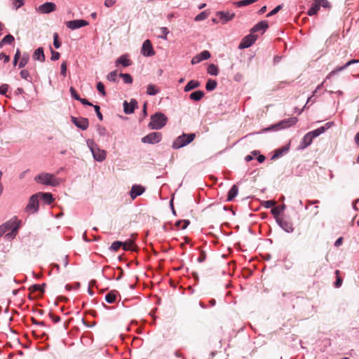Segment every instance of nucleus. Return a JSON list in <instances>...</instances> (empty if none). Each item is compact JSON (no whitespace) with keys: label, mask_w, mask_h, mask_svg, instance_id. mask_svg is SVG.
<instances>
[{"label":"nucleus","mask_w":359,"mask_h":359,"mask_svg":"<svg viewBox=\"0 0 359 359\" xmlns=\"http://www.w3.org/2000/svg\"><path fill=\"white\" fill-rule=\"evenodd\" d=\"M34 180L43 185L57 187L61 183V180L57 178L55 175L48 172H41L34 177Z\"/></svg>","instance_id":"1"},{"label":"nucleus","mask_w":359,"mask_h":359,"mask_svg":"<svg viewBox=\"0 0 359 359\" xmlns=\"http://www.w3.org/2000/svg\"><path fill=\"white\" fill-rule=\"evenodd\" d=\"M168 118L162 112H156L150 117L148 127L152 130H160L167 123Z\"/></svg>","instance_id":"2"},{"label":"nucleus","mask_w":359,"mask_h":359,"mask_svg":"<svg viewBox=\"0 0 359 359\" xmlns=\"http://www.w3.org/2000/svg\"><path fill=\"white\" fill-rule=\"evenodd\" d=\"M297 118L291 117L283 119L275 124L270 126L262 130V133L269 132V131H278L282 129L287 128L292 126H294L297 122Z\"/></svg>","instance_id":"3"},{"label":"nucleus","mask_w":359,"mask_h":359,"mask_svg":"<svg viewBox=\"0 0 359 359\" xmlns=\"http://www.w3.org/2000/svg\"><path fill=\"white\" fill-rule=\"evenodd\" d=\"M86 144L90 150L93 158L96 161L102 162L106 158V151L103 149H101L93 140L88 139L86 140Z\"/></svg>","instance_id":"4"},{"label":"nucleus","mask_w":359,"mask_h":359,"mask_svg":"<svg viewBox=\"0 0 359 359\" xmlns=\"http://www.w3.org/2000/svg\"><path fill=\"white\" fill-rule=\"evenodd\" d=\"M195 137V133H182L172 142V148L173 149L182 148L193 142Z\"/></svg>","instance_id":"5"},{"label":"nucleus","mask_w":359,"mask_h":359,"mask_svg":"<svg viewBox=\"0 0 359 359\" xmlns=\"http://www.w3.org/2000/svg\"><path fill=\"white\" fill-rule=\"evenodd\" d=\"M162 140V133L160 132H152L145 135L141 139L144 144H154L158 143Z\"/></svg>","instance_id":"6"},{"label":"nucleus","mask_w":359,"mask_h":359,"mask_svg":"<svg viewBox=\"0 0 359 359\" xmlns=\"http://www.w3.org/2000/svg\"><path fill=\"white\" fill-rule=\"evenodd\" d=\"M28 213L34 214L39 210V194L32 195L29 200L28 204L25 208Z\"/></svg>","instance_id":"7"},{"label":"nucleus","mask_w":359,"mask_h":359,"mask_svg":"<svg viewBox=\"0 0 359 359\" xmlns=\"http://www.w3.org/2000/svg\"><path fill=\"white\" fill-rule=\"evenodd\" d=\"M10 221L12 222V224L8 226V231H10V232H8L5 235V237L8 240L13 239L20 229V221H17L16 219H11Z\"/></svg>","instance_id":"8"},{"label":"nucleus","mask_w":359,"mask_h":359,"mask_svg":"<svg viewBox=\"0 0 359 359\" xmlns=\"http://www.w3.org/2000/svg\"><path fill=\"white\" fill-rule=\"evenodd\" d=\"M257 36L253 34V33H252L250 32V34L245 36L242 39V41H241L239 46H238V48L244 49V48H248L250 47L255 43V41L257 40Z\"/></svg>","instance_id":"9"},{"label":"nucleus","mask_w":359,"mask_h":359,"mask_svg":"<svg viewBox=\"0 0 359 359\" xmlns=\"http://www.w3.org/2000/svg\"><path fill=\"white\" fill-rule=\"evenodd\" d=\"M314 139V130L310 131L306 133L302 138L299 145L297 147L298 150H304L309 145L311 144Z\"/></svg>","instance_id":"10"},{"label":"nucleus","mask_w":359,"mask_h":359,"mask_svg":"<svg viewBox=\"0 0 359 359\" xmlns=\"http://www.w3.org/2000/svg\"><path fill=\"white\" fill-rule=\"evenodd\" d=\"M56 10V5L53 2H46L40 5L36 11L41 14H48Z\"/></svg>","instance_id":"11"},{"label":"nucleus","mask_w":359,"mask_h":359,"mask_svg":"<svg viewBox=\"0 0 359 359\" xmlns=\"http://www.w3.org/2000/svg\"><path fill=\"white\" fill-rule=\"evenodd\" d=\"M88 25V22L86 20L79 19V20H74L66 22V26L67 28L74 30L83 27L87 26Z\"/></svg>","instance_id":"12"},{"label":"nucleus","mask_w":359,"mask_h":359,"mask_svg":"<svg viewBox=\"0 0 359 359\" xmlns=\"http://www.w3.org/2000/svg\"><path fill=\"white\" fill-rule=\"evenodd\" d=\"M141 53L145 57H151L154 55L155 51L153 48L150 40L147 39L143 42Z\"/></svg>","instance_id":"13"},{"label":"nucleus","mask_w":359,"mask_h":359,"mask_svg":"<svg viewBox=\"0 0 359 359\" xmlns=\"http://www.w3.org/2000/svg\"><path fill=\"white\" fill-rule=\"evenodd\" d=\"M72 123L79 128L82 130H86L89 126V121L87 118H76L74 116L71 117Z\"/></svg>","instance_id":"14"},{"label":"nucleus","mask_w":359,"mask_h":359,"mask_svg":"<svg viewBox=\"0 0 359 359\" xmlns=\"http://www.w3.org/2000/svg\"><path fill=\"white\" fill-rule=\"evenodd\" d=\"M216 16L219 18L222 24H226L235 17V13L229 11H217Z\"/></svg>","instance_id":"15"},{"label":"nucleus","mask_w":359,"mask_h":359,"mask_svg":"<svg viewBox=\"0 0 359 359\" xmlns=\"http://www.w3.org/2000/svg\"><path fill=\"white\" fill-rule=\"evenodd\" d=\"M123 111L126 114H133L137 107V101L135 99H131L130 102H128L126 100L123 102Z\"/></svg>","instance_id":"16"},{"label":"nucleus","mask_w":359,"mask_h":359,"mask_svg":"<svg viewBox=\"0 0 359 359\" xmlns=\"http://www.w3.org/2000/svg\"><path fill=\"white\" fill-rule=\"evenodd\" d=\"M276 222L279 226L287 233H292L294 230L292 224L290 222L277 217Z\"/></svg>","instance_id":"17"},{"label":"nucleus","mask_w":359,"mask_h":359,"mask_svg":"<svg viewBox=\"0 0 359 359\" xmlns=\"http://www.w3.org/2000/svg\"><path fill=\"white\" fill-rule=\"evenodd\" d=\"M145 191V187L140 185V184H134L132 186L130 191V198L134 200L137 196L142 195Z\"/></svg>","instance_id":"18"},{"label":"nucleus","mask_w":359,"mask_h":359,"mask_svg":"<svg viewBox=\"0 0 359 359\" xmlns=\"http://www.w3.org/2000/svg\"><path fill=\"white\" fill-rule=\"evenodd\" d=\"M210 53L208 50H203L200 53L195 55L191 60L192 65H196L203 60H208L210 57Z\"/></svg>","instance_id":"19"},{"label":"nucleus","mask_w":359,"mask_h":359,"mask_svg":"<svg viewBox=\"0 0 359 359\" xmlns=\"http://www.w3.org/2000/svg\"><path fill=\"white\" fill-rule=\"evenodd\" d=\"M269 27V24L266 20H262L257 23L250 30L252 33L259 31L265 32Z\"/></svg>","instance_id":"20"},{"label":"nucleus","mask_w":359,"mask_h":359,"mask_svg":"<svg viewBox=\"0 0 359 359\" xmlns=\"http://www.w3.org/2000/svg\"><path fill=\"white\" fill-rule=\"evenodd\" d=\"M320 7L330 11L332 8V4L328 0H316V15Z\"/></svg>","instance_id":"21"},{"label":"nucleus","mask_w":359,"mask_h":359,"mask_svg":"<svg viewBox=\"0 0 359 359\" xmlns=\"http://www.w3.org/2000/svg\"><path fill=\"white\" fill-rule=\"evenodd\" d=\"M333 126H334V122L329 121V122H327L326 123H325L323 126H318L317 128H316V137H318V135L325 133L327 130H328Z\"/></svg>","instance_id":"22"},{"label":"nucleus","mask_w":359,"mask_h":359,"mask_svg":"<svg viewBox=\"0 0 359 359\" xmlns=\"http://www.w3.org/2000/svg\"><path fill=\"white\" fill-rule=\"evenodd\" d=\"M127 55H122L115 62L116 66L121 65L123 67H126L131 65V61L127 57Z\"/></svg>","instance_id":"23"},{"label":"nucleus","mask_w":359,"mask_h":359,"mask_svg":"<svg viewBox=\"0 0 359 359\" xmlns=\"http://www.w3.org/2000/svg\"><path fill=\"white\" fill-rule=\"evenodd\" d=\"M33 58L34 60L40 61L41 62L45 61V55L43 48L42 47H39L34 50Z\"/></svg>","instance_id":"24"},{"label":"nucleus","mask_w":359,"mask_h":359,"mask_svg":"<svg viewBox=\"0 0 359 359\" xmlns=\"http://www.w3.org/2000/svg\"><path fill=\"white\" fill-rule=\"evenodd\" d=\"M288 150H289L288 145H286V146H284V147H282L280 148L276 149L274 151L273 156H271V160H275V159L280 158V156H282V155L284 153L287 152Z\"/></svg>","instance_id":"25"},{"label":"nucleus","mask_w":359,"mask_h":359,"mask_svg":"<svg viewBox=\"0 0 359 359\" xmlns=\"http://www.w3.org/2000/svg\"><path fill=\"white\" fill-rule=\"evenodd\" d=\"M39 197L41 196L43 202L48 205H50L53 201V196L51 193L49 192H39Z\"/></svg>","instance_id":"26"},{"label":"nucleus","mask_w":359,"mask_h":359,"mask_svg":"<svg viewBox=\"0 0 359 359\" xmlns=\"http://www.w3.org/2000/svg\"><path fill=\"white\" fill-rule=\"evenodd\" d=\"M238 192V187L236 184H233L231 187L229 191H228L226 201H232L236 198V196H237Z\"/></svg>","instance_id":"27"},{"label":"nucleus","mask_w":359,"mask_h":359,"mask_svg":"<svg viewBox=\"0 0 359 359\" xmlns=\"http://www.w3.org/2000/svg\"><path fill=\"white\" fill-rule=\"evenodd\" d=\"M200 86V82L196 80H191L187 83V84L184 86V92H189L191 90L197 88Z\"/></svg>","instance_id":"28"},{"label":"nucleus","mask_w":359,"mask_h":359,"mask_svg":"<svg viewBox=\"0 0 359 359\" xmlns=\"http://www.w3.org/2000/svg\"><path fill=\"white\" fill-rule=\"evenodd\" d=\"M205 95L202 90H196L189 95V98L194 101H200Z\"/></svg>","instance_id":"29"},{"label":"nucleus","mask_w":359,"mask_h":359,"mask_svg":"<svg viewBox=\"0 0 359 359\" xmlns=\"http://www.w3.org/2000/svg\"><path fill=\"white\" fill-rule=\"evenodd\" d=\"M29 60V55L27 53H24L22 57L20 59V62L18 63V67L20 69L23 68L28 63Z\"/></svg>","instance_id":"30"},{"label":"nucleus","mask_w":359,"mask_h":359,"mask_svg":"<svg viewBox=\"0 0 359 359\" xmlns=\"http://www.w3.org/2000/svg\"><path fill=\"white\" fill-rule=\"evenodd\" d=\"M217 86V82L215 80L209 79L206 82L205 89L208 91H212L216 88Z\"/></svg>","instance_id":"31"},{"label":"nucleus","mask_w":359,"mask_h":359,"mask_svg":"<svg viewBox=\"0 0 359 359\" xmlns=\"http://www.w3.org/2000/svg\"><path fill=\"white\" fill-rule=\"evenodd\" d=\"M357 62H359V60H351L350 61H348V62H346L343 67H337L335 69H334L333 71L331 72L330 74H334L339 71H341L344 69H346V67H348V66H350L352 64H355V63H357Z\"/></svg>","instance_id":"32"},{"label":"nucleus","mask_w":359,"mask_h":359,"mask_svg":"<svg viewBox=\"0 0 359 359\" xmlns=\"http://www.w3.org/2000/svg\"><path fill=\"white\" fill-rule=\"evenodd\" d=\"M159 92V90L156 88L154 84H149L147 87V93L149 95H155Z\"/></svg>","instance_id":"33"},{"label":"nucleus","mask_w":359,"mask_h":359,"mask_svg":"<svg viewBox=\"0 0 359 359\" xmlns=\"http://www.w3.org/2000/svg\"><path fill=\"white\" fill-rule=\"evenodd\" d=\"M116 295L114 291H111L105 295V300L109 304H112L116 301Z\"/></svg>","instance_id":"34"},{"label":"nucleus","mask_w":359,"mask_h":359,"mask_svg":"<svg viewBox=\"0 0 359 359\" xmlns=\"http://www.w3.org/2000/svg\"><path fill=\"white\" fill-rule=\"evenodd\" d=\"M119 76L123 79L126 84H131L133 83V77L128 73H121Z\"/></svg>","instance_id":"35"},{"label":"nucleus","mask_w":359,"mask_h":359,"mask_svg":"<svg viewBox=\"0 0 359 359\" xmlns=\"http://www.w3.org/2000/svg\"><path fill=\"white\" fill-rule=\"evenodd\" d=\"M258 0H241L238 1L234 2V4L238 7L246 6L251 4H253Z\"/></svg>","instance_id":"36"},{"label":"nucleus","mask_w":359,"mask_h":359,"mask_svg":"<svg viewBox=\"0 0 359 359\" xmlns=\"http://www.w3.org/2000/svg\"><path fill=\"white\" fill-rule=\"evenodd\" d=\"M207 72L212 76H217L219 72L217 67L214 64H210L208 66Z\"/></svg>","instance_id":"37"},{"label":"nucleus","mask_w":359,"mask_h":359,"mask_svg":"<svg viewBox=\"0 0 359 359\" xmlns=\"http://www.w3.org/2000/svg\"><path fill=\"white\" fill-rule=\"evenodd\" d=\"M189 221L187 219L178 220L175 223V226L180 229H185L189 224Z\"/></svg>","instance_id":"38"},{"label":"nucleus","mask_w":359,"mask_h":359,"mask_svg":"<svg viewBox=\"0 0 359 359\" xmlns=\"http://www.w3.org/2000/svg\"><path fill=\"white\" fill-rule=\"evenodd\" d=\"M123 245V242L122 241H114V243H112V244L111 245V246L109 247V250L112 252H116L121 247H122V245Z\"/></svg>","instance_id":"39"},{"label":"nucleus","mask_w":359,"mask_h":359,"mask_svg":"<svg viewBox=\"0 0 359 359\" xmlns=\"http://www.w3.org/2000/svg\"><path fill=\"white\" fill-rule=\"evenodd\" d=\"M45 284H42V285H39V284H34L33 285L31 286L30 289L33 291V292H40L41 293H43L44 292V287H45Z\"/></svg>","instance_id":"40"},{"label":"nucleus","mask_w":359,"mask_h":359,"mask_svg":"<svg viewBox=\"0 0 359 359\" xmlns=\"http://www.w3.org/2000/svg\"><path fill=\"white\" fill-rule=\"evenodd\" d=\"M134 245V243L131 240H128L123 242V245H122L123 249L125 251L133 250Z\"/></svg>","instance_id":"41"},{"label":"nucleus","mask_w":359,"mask_h":359,"mask_svg":"<svg viewBox=\"0 0 359 359\" xmlns=\"http://www.w3.org/2000/svg\"><path fill=\"white\" fill-rule=\"evenodd\" d=\"M15 39L13 35L7 34L1 40V43L11 44L14 41Z\"/></svg>","instance_id":"42"},{"label":"nucleus","mask_w":359,"mask_h":359,"mask_svg":"<svg viewBox=\"0 0 359 359\" xmlns=\"http://www.w3.org/2000/svg\"><path fill=\"white\" fill-rule=\"evenodd\" d=\"M10 224H12V222L11 221H8L0 226V237L8 231V226H11Z\"/></svg>","instance_id":"43"},{"label":"nucleus","mask_w":359,"mask_h":359,"mask_svg":"<svg viewBox=\"0 0 359 359\" xmlns=\"http://www.w3.org/2000/svg\"><path fill=\"white\" fill-rule=\"evenodd\" d=\"M107 79L109 81L116 82V79H117V72H116V71L114 70V71H112V72H109L107 74Z\"/></svg>","instance_id":"44"},{"label":"nucleus","mask_w":359,"mask_h":359,"mask_svg":"<svg viewBox=\"0 0 359 359\" xmlns=\"http://www.w3.org/2000/svg\"><path fill=\"white\" fill-rule=\"evenodd\" d=\"M97 89L98 90V92L102 95V96H105L106 95V92H105V88H104V85L103 84L102 82L101 81H99L97 83Z\"/></svg>","instance_id":"45"},{"label":"nucleus","mask_w":359,"mask_h":359,"mask_svg":"<svg viewBox=\"0 0 359 359\" xmlns=\"http://www.w3.org/2000/svg\"><path fill=\"white\" fill-rule=\"evenodd\" d=\"M58 34L54 33L53 34V46L56 49H58L61 46V42L58 39Z\"/></svg>","instance_id":"46"},{"label":"nucleus","mask_w":359,"mask_h":359,"mask_svg":"<svg viewBox=\"0 0 359 359\" xmlns=\"http://www.w3.org/2000/svg\"><path fill=\"white\" fill-rule=\"evenodd\" d=\"M208 16V13L206 11L200 13L195 17V21H201L206 19Z\"/></svg>","instance_id":"47"},{"label":"nucleus","mask_w":359,"mask_h":359,"mask_svg":"<svg viewBox=\"0 0 359 359\" xmlns=\"http://www.w3.org/2000/svg\"><path fill=\"white\" fill-rule=\"evenodd\" d=\"M24 5V0H13V8L18 10Z\"/></svg>","instance_id":"48"},{"label":"nucleus","mask_w":359,"mask_h":359,"mask_svg":"<svg viewBox=\"0 0 359 359\" xmlns=\"http://www.w3.org/2000/svg\"><path fill=\"white\" fill-rule=\"evenodd\" d=\"M335 274H336V277H337V279H336V281L334 283V286L336 287H339L341 284H342V278L339 276V270H337L335 271Z\"/></svg>","instance_id":"49"},{"label":"nucleus","mask_w":359,"mask_h":359,"mask_svg":"<svg viewBox=\"0 0 359 359\" xmlns=\"http://www.w3.org/2000/svg\"><path fill=\"white\" fill-rule=\"evenodd\" d=\"M259 154V151H258V150L252 151L250 154L247 155L245 157V161L249 162V161H252L253 159L254 156H256Z\"/></svg>","instance_id":"50"},{"label":"nucleus","mask_w":359,"mask_h":359,"mask_svg":"<svg viewBox=\"0 0 359 359\" xmlns=\"http://www.w3.org/2000/svg\"><path fill=\"white\" fill-rule=\"evenodd\" d=\"M20 74L22 79L28 81H31V80L29 79L30 78L29 73L27 69H22L20 72Z\"/></svg>","instance_id":"51"},{"label":"nucleus","mask_w":359,"mask_h":359,"mask_svg":"<svg viewBox=\"0 0 359 359\" xmlns=\"http://www.w3.org/2000/svg\"><path fill=\"white\" fill-rule=\"evenodd\" d=\"M97 131L100 136H105L108 135L107 129L100 125H98L97 127Z\"/></svg>","instance_id":"52"},{"label":"nucleus","mask_w":359,"mask_h":359,"mask_svg":"<svg viewBox=\"0 0 359 359\" xmlns=\"http://www.w3.org/2000/svg\"><path fill=\"white\" fill-rule=\"evenodd\" d=\"M94 109H95V111L97 114V118H99L100 121H102L103 120V116L102 114V113L100 112V106L95 104V105H93V106Z\"/></svg>","instance_id":"53"},{"label":"nucleus","mask_w":359,"mask_h":359,"mask_svg":"<svg viewBox=\"0 0 359 359\" xmlns=\"http://www.w3.org/2000/svg\"><path fill=\"white\" fill-rule=\"evenodd\" d=\"M69 92L72 97L74 98L76 100L79 101V100H80V96L79 95V94L77 93L76 90L74 87H70Z\"/></svg>","instance_id":"54"},{"label":"nucleus","mask_w":359,"mask_h":359,"mask_svg":"<svg viewBox=\"0 0 359 359\" xmlns=\"http://www.w3.org/2000/svg\"><path fill=\"white\" fill-rule=\"evenodd\" d=\"M282 5H278L277 6L276 8H274L272 11H271L268 14H267V17H271V16H273L274 15H276L279 11L281 10L282 8Z\"/></svg>","instance_id":"55"},{"label":"nucleus","mask_w":359,"mask_h":359,"mask_svg":"<svg viewBox=\"0 0 359 359\" xmlns=\"http://www.w3.org/2000/svg\"><path fill=\"white\" fill-rule=\"evenodd\" d=\"M50 52H51V57H50L51 60L55 61L60 58V53L55 51L52 48H50Z\"/></svg>","instance_id":"56"},{"label":"nucleus","mask_w":359,"mask_h":359,"mask_svg":"<svg viewBox=\"0 0 359 359\" xmlns=\"http://www.w3.org/2000/svg\"><path fill=\"white\" fill-rule=\"evenodd\" d=\"M9 86L8 84L4 83L0 86V94L6 95Z\"/></svg>","instance_id":"57"},{"label":"nucleus","mask_w":359,"mask_h":359,"mask_svg":"<svg viewBox=\"0 0 359 359\" xmlns=\"http://www.w3.org/2000/svg\"><path fill=\"white\" fill-rule=\"evenodd\" d=\"M60 74L63 76H66V75H67V63H66V62H63L61 64Z\"/></svg>","instance_id":"58"},{"label":"nucleus","mask_w":359,"mask_h":359,"mask_svg":"<svg viewBox=\"0 0 359 359\" xmlns=\"http://www.w3.org/2000/svg\"><path fill=\"white\" fill-rule=\"evenodd\" d=\"M275 205H276V202H275L274 201H272V200L265 201L264 202V206L266 208H272V207H273Z\"/></svg>","instance_id":"59"},{"label":"nucleus","mask_w":359,"mask_h":359,"mask_svg":"<svg viewBox=\"0 0 359 359\" xmlns=\"http://www.w3.org/2000/svg\"><path fill=\"white\" fill-rule=\"evenodd\" d=\"M271 213L276 219L277 217H278V215H280L282 212L280 210V209L278 208V207L277 206V207L272 208Z\"/></svg>","instance_id":"60"},{"label":"nucleus","mask_w":359,"mask_h":359,"mask_svg":"<svg viewBox=\"0 0 359 359\" xmlns=\"http://www.w3.org/2000/svg\"><path fill=\"white\" fill-rule=\"evenodd\" d=\"M48 316L55 323H59L60 321V318L59 316H55L53 313L50 312L48 313Z\"/></svg>","instance_id":"61"},{"label":"nucleus","mask_w":359,"mask_h":359,"mask_svg":"<svg viewBox=\"0 0 359 359\" xmlns=\"http://www.w3.org/2000/svg\"><path fill=\"white\" fill-rule=\"evenodd\" d=\"M0 60H4L5 63L8 62L10 60V56L5 54L4 53H0Z\"/></svg>","instance_id":"62"},{"label":"nucleus","mask_w":359,"mask_h":359,"mask_svg":"<svg viewBox=\"0 0 359 359\" xmlns=\"http://www.w3.org/2000/svg\"><path fill=\"white\" fill-rule=\"evenodd\" d=\"M161 32L163 34V36H161L163 39H167V35L169 34V31L167 27H161Z\"/></svg>","instance_id":"63"},{"label":"nucleus","mask_w":359,"mask_h":359,"mask_svg":"<svg viewBox=\"0 0 359 359\" xmlns=\"http://www.w3.org/2000/svg\"><path fill=\"white\" fill-rule=\"evenodd\" d=\"M79 101L83 105H87V106H93L94 104H93L91 102H90L87 99H85V98H81L80 97V100H79Z\"/></svg>","instance_id":"64"}]
</instances>
